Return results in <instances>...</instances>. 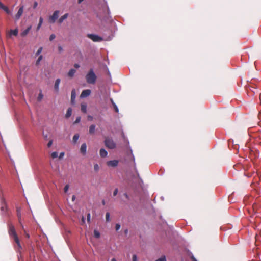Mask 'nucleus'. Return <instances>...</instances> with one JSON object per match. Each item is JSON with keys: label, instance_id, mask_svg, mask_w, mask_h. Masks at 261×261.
Instances as JSON below:
<instances>
[{"label": "nucleus", "instance_id": "nucleus-35", "mask_svg": "<svg viewBox=\"0 0 261 261\" xmlns=\"http://www.w3.org/2000/svg\"><path fill=\"white\" fill-rule=\"evenodd\" d=\"M81 121V117H77L76 118V120L74 122V123H78L80 122Z\"/></svg>", "mask_w": 261, "mask_h": 261}, {"label": "nucleus", "instance_id": "nucleus-2", "mask_svg": "<svg viewBox=\"0 0 261 261\" xmlns=\"http://www.w3.org/2000/svg\"><path fill=\"white\" fill-rule=\"evenodd\" d=\"M97 76L94 73L92 69H91L89 72L86 75V80L88 83L94 84L96 81Z\"/></svg>", "mask_w": 261, "mask_h": 261}, {"label": "nucleus", "instance_id": "nucleus-19", "mask_svg": "<svg viewBox=\"0 0 261 261\" xmlns=\"http://www.w3.org/2000/svg\"><path fill=\"white\" fill-rule=\"evenodd\" d=\"M17 215L19 219V222L20 223H21L20 221V217H21V214H20V208L18 206H17Z\"/></svg>", "mask_w": 261, "mask_h": 261}, {"label": "nucleus", "instance_id": "nucleus-37", "mask_svg": "<svg viewBox=\"0 0 261 261\" xmlns=\"http://www.w3.org/2000/svg\"><path fill=\"white\" fill-rule=\"evenodd\" d=\"M120 227H121V226H120V225L119 224H116V231L119 230L120 229Z\"/></svg>", "mask_w": 261, "mask_h": 261}, {"label": "nucleus", "instance_id": "nucleus-42", "mask_svg": "<svg viewBox=\"0 0 261 261\" xmlns=\"http://www.w3.org/2000/svg\"><path fill=\"white\" fill-rule=\"evenodd\" d=\"M87 219H88V221H90V213H89L87 215Z\"/></svg>", "mask_w": 261, "mask_h": 261}, {"label": "nucleus", "instance_id": "nucleus-54", "mask_svg": "<svg viewBox=\"0 0 261 261\" xmlns=\"http://www.w3.org/2000/svg\"><path fill=\"white\" fill-rule=\"evenodd\" d=\"M102 203L103 205L105 204V202L104 200H102Z\"/></svg>", "mask_w": 261, "mask_h": 261}, {"label": "nucleus", "instance_id": "nucleus-52", "mask_svg": "<svg viewBox=\"0 0 261 261\" xmlns=\"http://www.w3.org/2000/svg\"><path fill=\"white\" fill-rule=\"evenodd\" d=\"M84 0H78V3H81L82 2H83Z\"/></svg>", "mask_w": 261, "mask_h": 261}, {"label": "nucleus", "instance_id": "nucleus-41", "mask_svg": "<svg viewBox=\"0 0 261 261\" xmlns=\"http://www.w3.org/2000/svg\"><path fill=\"white\" fill-rule=\"evenodd\" d=\"M58 48H59V51H60V52H61L63 50V48H62V47L61 46H59L58 47Z\"/></svg>", "mask_w": 261, "mask_h": 261}, {"label": "nucleus", "instance_id": "nucleus-44", "mask_svg": "<svg viewBox=\"0 0 261 261\" xmlns=\"http://www.w3.org/2000/svg\"><path fill=\"white\" fill-rule=\"evenodd\" d=\"M88 119H89V120H92L93 119V117H92V116H90V115L88 116Z\"/></svg>", "mask_w": 261, "mask_h": 261}, {"label": "nucleus", "instance_id": "nucleus-34", "mask_svg": "<svg viewBox=\"0 0 261 261\" xmlns=\"http://www.w3.org/2000/svg\"><path fill=\"white\" fill-rule=\"evenodd\" d=\"M64 154H65V153H64V152H61V153H60V155H59V158L60 159H62L64 157Z\"/></svg>", "mask_w": 261, "mask_h": 261}, {"label": "nucleus", "instance_id": "nucleus-15", "mask_svg": "<svg viewBox=\"0 0 261 261\" xmlns=\"http://www.w3.org/2000/svg\"><path fill=\"white\" fill-rule=\"evenodd\" d=\"M100 155L101 157L104 158L107 156L108 154L107 151L105 149H101L99 151Z\"/></svg>", "mask_w": 261, "mask_h": 261}, {"label": "nucleus", "instance_id": "nucleus-51", "mask_svg": "<svg viewBox=\"0 0 261 261\" xmlns=\"http://www.w3.org/2000/svg\"><path fill=\"white\" fill-rule=\"evenodd\" d=\"M111 102L112 104H113L114 103H115L112 99H111Z\"/></svg>", "mask_w": 261, "mask_h": 261}, {"label": "nucleus", "instance_id": "nucleus-16", "mask_svg": "<svg viewBox=\"0 0 261 261\" xmlns=\"http://www.w3.org/2000/svg\"><path fill=\"white\" fill-rule=\"evenodd\" d=\"M68 16V14L66 13L62 16H61L60 19H59V23H62L64 20H65Z\"/></svg>", "mask_w": 261, "mask_h": 261}, {"label": "nucleus", "instance_id": "nucleus-3", "mask_svg": "<svg viewBox=\"0 0 261 261\" xmlns=\"http://www.w3.org/2000/svg\"><path fill=\"white\" fill-rule=\"evenodd\" d=\"M105 144L107 147L110 149H114L116 146L113 140L110 138H106L105 139Z\"/></svg>", "mask_w": 261, "mask_h": 261}, {"label": "nucleus", "instance_id": "nucleus-55", "mask_svg": "<svg viewBox=\"0 0 261 261\" xmlns=\"http://www.w3.org/2000/svg\"><path fill=\"white\" fill-rule=\"evenodd\" d=\"M125 233L126 234H127V233H128V230H127V229H126V230H125Z\"/></svg>", "mask_w": 261, "mask_h": 261}, {"label": "nucleus", "instance_id": "nucleus-36", "mask_svg": "<svg viewBox=\"0 0 261 261\" xmlns=\"http://www.w3.org/2000/svg\"><path fill=\"white\" fill-rule=\"evenodd\" d=\"M53 144V140H49V141L48 142V144H47V147H51V146Z\"/></svg>", "mask_w": 261, "mask_h": 261}, {"label": "nucleus", "instance_id": "nucleus-32", "mask_svg": "<svg viewBox=\"0 0 261 261\" xmlns=\"http://www.w3.org/2000/svg\"><path fill=\"white\" fill-rule=\"evenodd\" d=\"M155 261H166V259L165 257L164 256V257H162L158 259Z\"/></svg>", "mask_w": 261, "mask_h": 261}, {"label": "nucleus", "instance_id": "nucleus-48", "mask_svg": "<svg viewBox=\"0 0 261 261\" xmlns=\"http://www.w3.org/2000/svg\"><path fill=\"white\" fill-rule=\"evenodd\" d=\"M25 236H26V237H27V238H29V237H30V236H29V234L28 233H27V232H25Z\"/></svg>", "mask_w": 261, "mask_h": 261}, {"label": "nucleus", "instance_id": "nucleus-4", "mask_svg": "<svg viewBox=\"0 0 261 261\" xmlns=\"http://www.w3.org/2000/svg\"><path fill=\"white\" fill-rule=\"evenodd\" d=\"M87 36L94 42H100L103 40L102 38L97 35L88 34Z\"/></svg>", "mask_w": 261, "mask_h": 261}, {"label": "nucleus", "instance_id": "nucleus-38", "mask_svg": "<svg viewBox=\"0 0 261 261\" xmlns=\"http://www.w3.org/2000/svg\"><path fill=\"white\" fill-rule=\"evenodd\" d=\"M133 261H138L137 256L135 254L133 256Z\"/></svg>", "mask_w": 261, "mask_h": 261}, {"label": "nucleus", "instance_id": "nucleus-47", "mask_svg": "<svg viewBox=\"0 0 261 261\" xmlns=\"http://www.w3.org/2000/svg\"><path fill=\"white\" fill-rule=\"evenodd\" d=\"M191 258L193 261H197L193 256H192Z\"/></svg>", "mask_w": 261, "mask_h": 261}, {"label": "nucleus", "instance_id": "nucleus-24", "mask_svg": "<svg viewBox=\"0 0 261 261\" xmlns=\"http://www.w3.org/2000/svg\"><path fill=\"white\" fill-rule=\"evenodd\" d=\"M79 138V135L78 134H75L73 137V142L75 143L77 141Z\"/></svg>", "mask_w": 261, "mask_h": 261}, {"label": "nucleus", "instance_id": "nucleus-43", "mask_svg": "<svg viewBox=\"0 0 261 261\" xmlns=\"http://www.w3.org/2000/svg\"><path fill=\"white\" fill-rule=\"evenodd\" d=\"M74 66L76 68H78L80 67V65L78 64H75Z\"/></svg>", "mask_w": 261, "mask_h": 261}, {"label": "nucleus", "instance_id": "nucleus-45", "mask_svg": "<svg viewBox=\"0 0 261 261\" xmlns=\"http://www.w3.org/2000/svg\"><path fill=\"white\" fill-rule=\"evenodd\" d=\"M37 6V3L35 2H34V8H35V7H36Z\"/></svg>", "mask_w": 261, "mask_h": 261}, {"label": "nucleus", "instance_id": "nucleus-33", "mask_svg": "<svg viewBox=\"0 0 261 261\" xmlns=\"http://www.w3.org/2000/svg\"><path fill=\"white\" fill-rule=\"evenodd\" d=\"M68 189H69V185H67L64 187V192L65 193L67 192V191H68Z\"/></svg>", "mask_w": 261, "mask_h": 261}, {"label": "nucleus", "instance_id": "nucleus-50", "mask_svg": "<svg viewBox=\"0 0 261 261\" xmlns=\"http://www.w3.org/2000/svg\"><path fill=\"white\" fill-rule=\"evenodd\" d=\"M124 195H125V196L126 197V198H128V195L126 193H125Z\"/></svg>", "mask_w": 261, "mask_h": 261}, {"label": "nucleus", "instance_id": "nucleus-21", "mask_svg": "<svg viewBox=\"0 0 261 261\" xmlns=\"http://www.w3.org/2000/svg\"><path fill=\"white\" fill-rule=\"evenodd\" d=\"M75 72H76V70L75 69H71L69 71V72L68 73V75L69 76L72 77H73L74 76Z\"/></svg>", "mask_w": 261, "mask_h": 261}, {"label": "nucleus", "instance_id": "nucleus-14", "mask_svg": "<svg viewBox=\"0 0 261 261\" xmlns=\"http://www.w3.org/2000/svg\"><path fill=\"white\" fill-rule=\"evenodd\" d=\"M75 97H76L75 90L73 89L71 91V101L72 103H74Z\"/></svg>", "mask_w": 261, "mask_h": 261}, {"label": "nucleus", "instance_id": "nucleus-6", "mask_svg": "<svg viewBox=\"0 0 261 261\" xmlns=\"http://www.w3.org/2000/svg\"><path fill=\"white\" fill-rule=\"evenodd\" d=\"M42 47H40L38 50H37L36 54V56H39L37 61H36V65H39V63L42 60V55H40V54H41V53L42 52Z\"/></svg>", "mask_w": 261, "mask_h": 261}, {"label": "nucleus", "instance_id": "nucleus-12", "mask_svg": "<svg viewBox=\"0 0 261 261\" xmlns=\"http://www.w3.org/2000/svg\"><path fill=\"white\" fill-rule=\"evenodd\" d=\"M1 202H2V206L1 207V210L2 211H6L7 210V206H6V203L5 201V200L4 198H2L1 199Z\"/></svg>", "mask_w": 261, "mask_h": 261}, {"label": "nucleus", "instance_id": "nucleus-57", "mask_svg": "<svg viewBox=\"0 0 261 261\" xmlns=\"http://www.w3.org/2000/svg\"><path fill=\"white\" fill-rule=\"evenodd\" d=\"M112 105H113V106L114 107H115V105H116V103H114L113 104H112Z\"/></svg>", "mask_w": 261, "mask_h": 261}, {"label": "nucleus", "instance_id": "nucleus-46", "mask_svg": "<svg viewBox=\"0 0 261 261\" xmlns=\"http://www.w3.org/2000/svg\"><path fill=\"white\" fill-rule=\"evenodd\" d=\"M75 199V195H73L72 197V200L73 201H74Z\"/></svg>", "mask_w": 261, "mask_h": 261}, {"label": "nucleus", "instance_id": "nucleus-13", "mask_svg": "<svg viewBox=\"0 0 261 261\" xmlns=\"http://www.w3.org/2000/svg\"><path fill=\"white\" fill-rule=\"evenodd\" d=\"M0 8L4 10L8 14L11 13L9 8L7 6L4 5L1 2H0Z\"/></svg>", "mask_w": 261, "mask_h": 261}, {"label": "nucleus", "instance_id": "nucleus-39", "mask_svg": "<svg viewBox=\"0 0 261 261\" xmlns=\"http://www.w3.org/2000/svg\"><path fill=\"white\" fill-rule=\"evenodd\" d=\"M118 189L117 188L115 189V190H114V191L113 192V195L116 196L118 193Z\"/></svg>", "mask_w": 261, "mask_h": 261}, {"label": "nucleus", "instance_id": "nucleus-18", "mask_svg": "<svg viewBox=\"0 0 261 261\" xmlns=\"http://www.w3.org/2000/svg\"><path fill=\"white\" fill-rule=\"evenodd\" d=\"M81 111L83 113H86V112H87V105L86 103H82L81 104Z\"/></svg>", "mask_w": 261, "mask_h": 261}, {"label": "nucleus", "instance_id": "nucleus-5", "mask_svg": "<svg viewBox=\"0 0 261 261\" xmlns=\"http://www.w3.org/2000/svg\"><path fill=\"white\" fill-rule=\"evenodd\" d=\"M59 11L58 10L55 11L52 16L49 18V21L51 23H54L58 18Z\"/></svg>", "mask_w": 261, "mask_h": 261}, {"label": "nucleus", "instance_id": "nucleus-25", "mask_svg": "<svg viewBox=\"0 0 261 261\" xmlns=\"http://www.w3.org/2000/svg\"><path fill=\"white\" fill-rule=\"evenodd\" d=\"M94 235L96 238H99L100 236V233L96 230H94Z\"/></svg>", "mask_w": 261, "mask_h": 261}, {"label": "nucleus", "instance_id": "nucleus-20", "mask_svg": "<svg viewBox=\"0 0 261 261\" xmlns=\"http://www.w3.org/2000/svg\"><path fill=\"white\" fill-rule=\"evenodd\" d=\"M31 29V27L28 28L27 29H26L25 30H24L23 31H22L21 33V35L22 36H25V35H27L28 34V33H29L30 30Z\"/></svg>", "mask_w": 261, "mask_h": 261}, {"label": "nucleus", "instance_id": "nucleus-17", "mask_svg": "<svg viewBox=\"0 0 261 261\" xmlns=\"http://www.w3.org/2000/svg\"><path fill=\"white\" fill-rule=\"evenodd\" d=\"M72 114V109L71 108H69L67 111L65 117L68 118H69Z\"/></svg>", "mask_w": 261, "mask_h": 261}, {"label": "nucleus", "instance_id": "nucleus-58", "mask_svg": "<svg viewBox=\"0 0 261 261\" xmlns=\"http://www.w3.org/2000/svg\"><path fill=\"white\" fill-rule=\"evenodd\" d=\"M259 97H260V98H261V94H260Z\"/></svg>", "mask_w": 261, "mask_h": 261}, {"label": "nucleus", "instance_id": "nucleus-27", "mask_svg": "<svg viewBox=\"0 0 261 261\" xmlns=\"http://www.w3.org/2000/svg\"><path fill=\"white\" fill-rule=\"evenodd\" d=\"M58 153L56 151H55V152H53L51 153V156L53 158V159H55V158H56L58 157Z\"/></svg>", "mask_w": 261, "mask_h": 261}, {"label": "nucleus", "instance_id": "nucleus-53", "mask_svg": "<svg viewBox=\"0 0 261 261\" xmlns=\"http://www.w3.org/2000/svg\"><path fill=\"white\" fill-rule=\"evenodd\" d=\"M111 261H116V259L115 258H113L111 259Z\"/></svg>", "mask_w": 261, "mask_h": 261}, {"label": "nucleus", "instance_id": "nucleus-29", "mask_svg": "<svg viewBox=\"0 0 261 261\" xmlns=\"http://www.w3.org/2000/svg\"><path fill=\"white\" fill-rule=\"evenodd\" d=\"M43 95L42 94V93L41 92H40L38 96V101H41L42 98H43Z\"/></svg>", "mask_w": 261, "mask_h": 261}, {"label": "nucleus", "instance_id": "nucleus-31", "mask_svg": "<svg viewBox=\"0 0 261 261\" xmlns=\"http://www.w3.org/2000/svg\"><path fill=\"white\" fill-rule=\"evenodd\" d=\"M55 37H56L55 35V34H52L50 36V37H49V40H50V41H52V40H53L55 38Z\"/></svg>", "mask_w": 261, "mask_h": 261}, {"label": "nucleus", "instance_id": "nucleus-26", "mask_svg": "<svg viewBox=\"0 0 261 261\" xmlns=\"http://www.w3.org/2000/svg\"><path fill=\"white\" fill-rule=\"evenodd\" d=\"M43 19L42 17H40L39 22L37 27V30H39L43 23Z\"/></svg>", "mask_w": 261, "mask_h": 261}, {"label": "nucleus", "instance_id": "nucleus-23", "mask_svg": "<svg viewBox=\"0 0 261 261\" xmlns=\"http://www.w3.org/2000/svg\"><path fill=\"white\" fill-rule=\"evenodd\" d=\"M18 30L16 29L14 30H11L10 34L13 35L14 36H17L18 34Z\"/></svg>", "mask_w": 261, "mask_h": 261}, {"label": "nucleus", "instance_id": "nucleus-30", "mask_svg": "<svg viewBox=\"0 0 261 261\" xmlns=\"http://www.w3.org/2000/svg\"><path fill=\"white\" fill-rule=\"evenodd\" d=\"M94 169L96 171H97L99 170V166L97 164L94 165Z\"/></svg>", "mask_w": 261, "mask_h": 261}, {"label": "nucleus", "instance_id": "nucleus-49", "mask_svg": "<svg viewBox=\"0 0 261 261\" xmlns=\"http://www.w3.org/2000/svg\"><path fill=\"white\" fill-rule=\"evenodd\" d=\"M43 136H44V137L45 139H47V135H44V134L43 133Z\"/></svg>", "mask_w": 261, "mask_h": 261}, {"label": "nucleus", "instance_id": "nucleus-11", "mask_svg": "<svg viewBox=\"0 0 261 261\" xmlns=\"http://www.w3.org/2000/svg\"><path fill=\"white\" fill-rule=\"evenodd\" d=\"M80 150H81V153L83 155H85L86 154V152H87V145H86V144L85 143H84L82 144V145L81 146Z\"/></svg>", "mask_w": 261, "mask_h": 261}, {"label": "nucleus", "instance_id": "nucleus-10", "mask_svg": "<svg viewBox=\"0 0 261 261\" xmlns=\"http://www.w3.org/2000/svg\"><path fill=\"white\" fill-rule=\"evenodd\" d=\"M60 82H61V80L60 79H56V80L55 81V83L54 85V89L57 92H59V85H60Z\"/></svg>", "mask_w": 261, "mask_h": 261}, {"label": "nucleus", "instance_id": "nucleus-7", "mask_svg": "<svg viewBox=\"0 0 261 261\" xmlns=\"http://www.w3.org/2000/svg\"><path fill=\"white\" fill-rule=\"evenodd\" d=\"M91 90H89V89H86V90H84L81 94V95H80V97L81 98H85V97H88V96H89L91 94Z\"/></svg>", "mask_w": 261, "mask_h": 261}, {"label": "nucleus", "instance_id": "nucleus-56", "mask_svg": "<svg viewBox=\"0 0 261 261\" xmlns=\"http://www.w3.org/2000/svg\"><path fill=\"white\" fill-rule=\"evenodd\" d=\"M82 221H83V222H85V219H84V217L82 218Z\"/></svg>", "mask_w": 261, "mask_h": 261}, {"label": "nucleus", "instance_id": "nucleus-40", "mask_svg": "<svg viewBox=\"0 0 261 261\" xmlns=\"http://www.w3.org/2000/svg\"><path fill=\"white\" fill-rule=\"evenodd\" d=\"M114 108L116 112L118 113L119 112V109L117 105H115V107H114Z\"/></svg>", "mask_w": 261, "mask_h": 261}, {"label": "nucleus", "instance_id": "nucleus-9", "mask_svg": "<svg viewBox=\"0 0 261 261\" xmlns=\"http://www.w3.org/2000/svg\"><path fill=\"white\" fill-rule=\"evenodd\" d=\"M23 12V6H21L18 10L17 13L16 14L15 19L17 20L21 16Z\"/></svg>", "mask_w": 261, "mask_h": 261}, {"label": "nucleus", "instance_id": "nucleus-8", "mask_svg": "<svg viewBox=\"0 0 261 261\" xmlns=\"http://www.w3.org/2000/svg\"><path fill=\"white\" fill-rule=\"evenodd\" d=\"M119 162L118 160H114L112 161H109L107 162L108 166L112 167H115L118 166Z\"/></svg>", "mask_w": 261, "mask_h": 261}, {"label": "nucleus", "instance_id": "nucleus-1", "mask_svg": "<svg viewBox=\"0 0 261 261\" xmlns=\"http://www.w3.org/2000/svg\"><path fill=\"white\" fill-rule=\"evenodd\" d=\"M8 232L10 237L12 238L16 243L18 248L17 249L19 250L21 248V246L14 226L12 224H9Z\"/></svg>", "mask_w": 261, "mask_h": 261}, {"label": "nucleus", "instance_id": "nucleus-22", "mask_svg": "<svg viewBox=\"0 0 261 261\" xmlns=\"http://www.w3.org/2000/svg\"><path fill=\"white\" fill-rule=\"evenodd\" d=\"M95 125L94 124L91 125L89 127V133L90 134H93L95 130Z\"/></svg>", "mask_w": 261, "mask_h": 261}, {"label": "nucleus", "instance_id": "nucleus-28", "mask_svg": "<svg viewBox=\"0 0 261 261\" xmlns=\"http://www.w3.org/2000/svg\"><path fill=\"white\" fill-rule=\"evenodd\" d=\"M110 213L109 212H107L106 214V219L107 222L110 221Z\"/></svg>", "mask_w": 261, "mask_h": 261}]
</instances>
